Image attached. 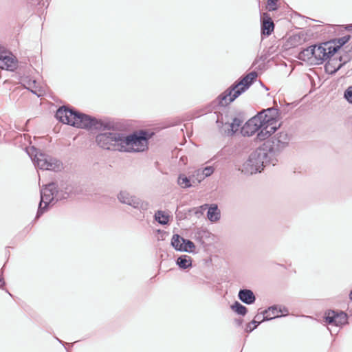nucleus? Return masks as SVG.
Returning <instances> with one entry per match:
<instances>
[{
  "label": "nucleus",
  "instance_id": "nucleus-9",
  "mask_svg": "<svg viewBox=\"0 0 352 352\" xmlns=\"http://www.w3.org/2000/svg\"><path fill=\"white\" fill-rule=\"evenodd\" d=\"M35 166L42 170H49L54 172L61 170L63 168L62 162L45 153L35 151L34 157L28 153Z\"/></svg>",
  "mask_w": 352,
  "mask_h": 352
},
{
  "label": "nucleus",
  "instance_id": "nucleus-32",
  "mask_svg": "<svg viewBox=\"0 0 352 352\" xmlns=\"http://www.w3.org/2000/svg\"><path fill=\"white\" fill-rule=\"evenodd\" d=\"M263 322L261 320L258 321L255 319H253L250 323L247 324L244 331L247 333H252L254 329H256Z\"/></svg>",
  "mask_w": 352,
  "mask_h": 352
},
{
  "label": "nucleus",
  "instance_id": "nucleus-18",
  "mask_svg": "<svg viewBox=\"0 0 352 352\" xmlns=\"http://www.w3.org/2000/svg\"><path fill=\"white\" fill-rule=\"evenodd\" d=\"M261 14V34L263 38L270 36L274 32V23L267 12Z\"/></svg>",
  "mask_w": 352,
  "mask_h": 352
},
{
  "label": "nucleus",
  "instance_id": "nucleus-63",
  "mask_svg": "<svg viewBox=\"0 0 352 352\" xmlns=\"http://www.w3.org/2000/svg\"><path fill=\"white\" fill-rule=\"evenodd\" d=\"M3 46L0 45V52L2 50Z\"/></svg>",
  "mask_w": 352,
  "mask_h": 352
},
{
  "label": "nucleus",
  "instance_id": "nucleus-34",
  "mask_svg": "<svg viewBox=\"0 0 352 352\" xmlns=\"http://www.w3.org/2000/svg\"><path fill=\"white\" fill-rule=\"evenodd\" d=\"M261 314H262V316H263V318H262V320H261L262 322L270 321V320H272L275 319V318H280V317H284V314H282V315H275V316H271L272 313L270 312V311H267V308L265 309L262 312H261Z\"/></svg>",
  "mask_w": 352,
  "mask_h": 352
},
{
  "label": "nucleus",
  "instance_id": "nucleus-40",
  "mask_svg": "<svg viewBox=\"0 0 352 352\" xmlns=\"http://www.w3.org/2000/svg\"><path fill=\"white\" fill-rule=\"evenodd\" d=\"M270 55H271V53L270 52L269 50L266 52H263L259 57V60H261L262 62H265Z\"/></svg>",
  "mask_w": 352,
  "mask_h": 352
},
{
  "label": "nucleus",
  "instance_id": "nucleus-21",
  "mask_svg": "<svg viewBox=\"0 0 352 352\" xmlns=\"http://www.w3.org/2000/svg\"><path fill=\"white\" fill-rule=\"evenodd\" d=\"M232 311L238 316H245L248 313V309L240 302L235 300L231 305Z\"/></svg>",
  "mask_w": 352,
  "mask_h": 352
},
{
  "label": "nucleus",
  "instance_id": "nucleus-50",
  "mask_svg": "<svg viewBox=\"0 0 352 352\" xmlns=\"http://www.w3.org/2000/svg\"><path fill=\"white\" fill-rule=\"evenodd\" d=\"M349 298L350 300L352 301V288H351V290L350 291L349 294Z\"/></svg>",
  "mask_w": 352,
  "mask_h": 352
},
{
  "label": "nucleus",
  "instance_id": "nucleus-41",
  "mask_svg": "<svg viewBox=\"0 0 352 352\" xmlns=\"http://www.w3.org/2000/svg\"><path fill=\"white\" fill-rule=\"evenodd\" d=\"M345 56L346 57V59H345L344 61H346V63L349 62L352 59V47L351 50L346 52Z\"/></svg>",
  "mask_w": 352,
  "mask_h": 352
},
{
  "label": "nucleus",
  "instance_id": "nucleus-44",
  "mask_svg": "<svg viewBox=\"0 0 352 352\" xmlns=\"http://www.w3.org/2000/svg\"><path fill=\"white\" fill-rule=\"evenodd\" d=\"M219 105H220V96H217L214 100V108H216L214 114L217 113V109Z\"/></svg>",
  "mask_w": 352,
  "mask_h": 352
},
{
  "label": "nucleus",
  "instance_id": "nucleus-48",
  "mask_svg": "<svg viewBox=\"0 0 352 352\" xmlns=\"http://www.w3.org/2000/svg\"><path fill=\"white\" fill-rule=\"evenodd\" d=\"M257 69L258 70H265V65L263 63V64H261L258 66Z\"/></svg>",
  "mask_w": 352,
  "mask_h": 352
},
{
  "label": "nucleus",
  "instance_id": "nucleus-59",
  "mask_svg": "<svg viewBox=\"0 0 352 352\" xmlns=\"http://www.w3.org/2000/svg\"><path fill=\"white\" fill-rule=\"evenodd\" d=\"M257 63H258V60H256H256L253 62V63H252V67H253V66H254L256 64H257Z\"/></svg>",
  "mask_w": 352,
  "mask_h": 352
},
{
  "label": "nucleus",
  "instance_id": "nucleus-31",
  "mask_svg": "<svg viewBox=\"0 0 352 352\" xmlns=\"http://www.w3.org/2000/svg\"><path fill=\"white\" fill-rule=\"evenodd\" d=\"M191 177L194 185L200 183L206 178L204 173H202L201 168L196 170Z\"/></svg>",
  "mask_w": 352,
  "mask_h": 352
},
{
  "label": "nucleus",
  "instance_id": "nucleus-24",
  "mask_svg": "<svg viewBox=\"0 0 352 352\" xmlns=\"http://www.w3.org/2000/svg\"><path fill=\"white\" fill-rule=\"evenodd\" d=\"M177 184L182 188H186L194 186L192 182V177H188L183 174H180L177 179Z\"/></svg>",
  "mask_w": 352,
  "mask_h": 352
},
{
  "label": "nucleus",
  "instance_id": "nucleus-29",
  "mask_svg": "<svg viewBox=\"0 0 352 352\" xmlns=\"http://www.w3.org/2000/svg\"><path fill=\"white\" fill-rule=\"evenodd\" d=\"M155 221L161 225H166L168 223V216L162 210H157L154 215Z\"/></svg>",
  "mask_w": 352,
  "mask_h": 352
},
{
  "label": "nucleus",
  "instance_id": "nucleus-43",
  "mask_svg": "<svg viewBox=\"0 0 352 352\" xmlns=\"http://www.w3.org/2000/svg\"><path fill=\"white\" fill-rule=\"evenodd\" d=\"M234 323L236 327H241L243 323V319L239 318L234 320Z\"/></svg>",
  "mask_w": 352,
  "mask_h": 352
},
{
  "label": "nucleus",
  "instance_id": "nucleus-51",
  "mask_svg": "<svg viewBox=\"0 0 352 352\" xmlns=\"http://www.w3.org/2000/svg\"><path fill=\"white\" fill-rule=\"evenodd\" d=\"M294 13L295 15H296V16H298L299 17L305 18L304 16L301 15L300 14H299V13H298L296 12H294Z\"/></svg>",
  "mask_w": 352,
  "mask_h": 352
},
{
  "label": "nucleus",
  "instance_id": "nucleus-10",
  "mask_svg": "<svg viewBox=\"0 0 352 352\" xmlns=\"http://www.w3.org/2000/svg\"><path fill=\"white\" fill-rule=\"evenodd\" d=\"M322 320L326 325L342 328L349 324V315L340 309H326L322 316Z\"/></svg>",
  "mask_w": 352,
  "mask_h": 352
},
{
  "label": "nucleus",
  "instance_id": "nucleus-37",
  "mask_svg": "<svg viewBox=\"0 0 352 352\" xmlns=\"http://www.w3.org/2000/svg\"><path fill=\"white\" fill-rule=\"evenodd\" d=\"M209 207V205L208 204H204L199 207H197V208H194V210H195V214L199 217V215L201 214H203L204 212L208 210Z\"/></svg>",
  "mask_w": 352,
  "mask_h": 352
},
{
  "label": "nucleus",
  "instance_id": "nucleus-56",
  "mask_svg": "<svg viewBox=\"0 0 352 352\" xmlns=\"http://www.w3.org/2000/svg\"><path fill=\"white\" fill-rule=\"evenodd\" d=\"M261 84L262 87H263V88H264L265 89H266V90H269V89H268L265 85H264L261 82Z\"/></svg>",
  "mask_w": 352,
  "mask_h": 352
},
{
  "label": "nucleus",
  "instance_id": "nucleus-17",
  "mask_svg": "<svg viewBox=\"0 0 352 352\" xmlns=\"http://www.w3.org/2000/svg\"><path fill=\"white\" fill-rule=\"evenodd\" d=\"M17 67V60L4 47L0 52V68L14 71Z\"/></svg>",
  "mask_w": 352,
  "mask_h": 352
},
{
  "label": "nucleus",
  "instance_id": "nucleus-47",
  "mask_svg": "<svg viewBox=\"0 0 352 352\" xmlns=\"http://www.w3.org/2000/svg\"><path fill=\"white\" fill-rule=\"evenodd\" d=\"M344 28L345 30L352 32V23L344 25Z\"/></svg>",
  "mask_w": 352,
  "mask_h": 352
},
{
  "label": "nucleus",
  "instance_id": "nucleus-62",
  "mask_svg": "<svg viewBox=\"0 0 352 352\" xmlns=\"http://www.w3.org/2000/svg\"><path fill=\"white\" fill-rule=\"evenodd\" d=\"M328 330L330 331L331 335L333 336V333L331 332V331L329 329H328Z\"/></svg>",
  "mask_w": 352,
  "mask_h": 352
},
{
  "label": "nucleus",
  "instance_id": "nucleus-61",
  "mask_svg": "<svg viewBox=\"0 0 352 352\" xmlns=\"http://www.w3.org/2000/svg\"><path fill=\"white\" fill-rule=\"evenodd\" d=\"M349 313H350L351 316H352V308L349 310Z\"/></svg>",
  "mask_w": 352,
  "mask_h": 352
},
{
  "label": "nucleus",
  "instance_id": "nucleus-46",
  "mask_svg": "<svg viewBox=\"0 0 352 352\" xmlns=\"http://www.w3.org/2000/svg\"><path fill=\"white\" fill-rule=\"evenodd\" d=\"M2 272H0V276H2ZM6 285V282L3 278H0V288H3Z\"/></svg>",
  "mask_w": 352,
  "mask_h": 352
},
{
  "label": "nucleus",
  "instance_id": "nucleus-15",
  "mask_svg": "<svg viewBox=\"0 0 352 352\" xmlns=\"http://www.w3.org/2000/svg\"><path fill=\"white\" fill-rule=\"evenodd\" d=\"M118 199L121 203L131 206L140 211L147 210L149 207V204L147 201H142L135 196L131 195L126 191H121L118 195Z\"/></svg>",
  "mask_w": 352,
  "mask_h": 352
},
{
  "label": "nucleus",
  "instance_id": "nucleus-3",
  "mask_svg": "<svg viewBox=\"0 0 352 352\" xmlns=\"http://www.w3.org/2000/svg\"><path fill=\"white\" fill-rule=\"evenodd\" d=\"M258 73L254 70L242 75L221 93V107L226 108L248 91L256 81Z\"/></svg>",
  "mask_w": 352,
  "mask_h": 352
},
{
  "label": "nucleus",
  "instance_id": "nucleus-30",
  "mask_svg": "<svg viewBox=\"0 0 352 352\" xmlns=\"http://www.w3.org/2000/svg\"><path fill=\"white\" fill-rule=\"evenodd\" d=\"M182 240L183 237L179 234H175L173 235L170 243L175 250L181 252Z\"/></svg>",
  "mask_w": 352,
  "mask_h": 352
},
{
  "label": "nucleus",
  "instance_id": "nucleus-45",
  "mask_svg": "<svg viewBox=\"0 0 352 352\" xmlns=\"http://www.w3.org/2000/svg\"><path fill=\"white\" fill-rule=\"evenodd\" d=\"M276 130H277L276 126H271L270 131L267 130V132L270 133V136L265 141H266L267 139H269L270 137H272V135L274 134Z\"/></svg>",
  "mask_w": 352,
  "mask_h": 352
},
{
  "label": "nucleus",
  "instance_id": "nucleus-27",
  "mask_svg": "<svg viewBox=\"0 0 352 352\" xmlns=\"http://www.w3.org/2000/svg\"><path fill=\"white\" fill-rule=\"evenodd\" d=\"M195 250V243L189 239L183 238L181 252H193Z\"/></svg>",
  "mask_w": 352,
  "mask_h": 352
},
{
  "label": "nucleus",
  "instance_id": "nucleus-14",
  "mask_svg": "<svg viewBox=\"0 0 352 352\" xmlns=\"http://www.w3.org/2000/svg\"><path fill=\"white\" fill-rule=\"evenodd\" d=\"M351 39V36L347 34L340 38H335L322 42L324 47H325L328 59L332 58L345 44L349 43Z\"/></svg>",
  "mask_w": 352,
  "mask_h": 352
},
{
  "label": "nucleus",
  "instance_id": "nucleus-39",
  "mask_svg": "<svg viewBox=\"0 0 352 352\" xmlns=\"http://www.w3.org/2000/svg\"><path fill=\"white\" fill-rule=\"evenodd\" d=\"M205 177L210 176L214 172V168L211 166H208L201 169Z\"/></svg>",
  "mask_w": 352,
  "mask_h": 352
},
{
  "label": "nucleus",
  "instance_id": "nucleus-53",
  "mask_svg": "<svg viewBox=\"0 0 352 352\" xmlns=\"http://www.w3.org/2000/svg\"><path fill=\"white\" fill-rule=\"evenodd\" d=\"M338 60H339L340 63H342L344 60H343L342 56H340L339 58L338 59Z\"/></svg>",
  "mask_w": 352,
  "mask_h": 352
},
{
  "label": "nucleus",
  "instance_id": "nucleus-4",
  "mask_svg": "<svg viewBox=\"0 0 352 352\" xmlns=\"http://www.w3.org/2000/svg\"><path fill=\"white\" fill-rule=\"evenodd\" d=\"M72 193V188L69 186L59 188L54 182H50L45 186L41 190V201L38 204L36 219L40 218L47 210L50 205H53L56 202L65 199Z\"/></svg>",
  "mask_w": 352,
  "mask_h": 352
},
{
  "label": "nucleus",
  "instance_id": "nucleus-35",
  "mask_svg": "<svg viewBox=\"0 0 352 352\" xmlns=\"http://www.w3.org/2000/svg\"><path fill=\"white\" fill-rule=\"evenodd\" d=\"M266 8L269 12L276 11L279 8V5L277 0H267Z\"/></svg>",
  "mask_w": 352,
  "mask_h": 352
},
{
  "label": "nucleus",
  "instance_id": "nucleus-2",
  "mask_svg": "<svg viewBox=\"0 0 352 352\" xmlns=\"http://www.w3.org/2000/svg\"><path fill=\"white\" fill-rule=\"evenodd\" d=\"M277 162L276 157L271 155L263 143L250 154L248 160L243 164L241 170L244 175H252L261 173L267 165H276Z\"/></svg>",
  "mask_w": 352,
  "mask_h": 352
},
{
  "label": "nucleus",
  "instance_id": "nucleus-57",
  "mask_svg": "<svg viewBox=\"0 0 352 352\" xmlns=\"http://www.w3.org/2000/svg\"><path fill=\"white\" fill-rule=\"evenodd\" d=\"M261 84L262 87H263V88H264L265 89H266V90H269V89H268L265 85H264L261 82Z\"/></svg>",
  "mask_w": 352,
  "mask_h": 352
},
{
  "label": "nucleus",
  "instance_id": "nucleus-54",
  "mask_svg": "<svg viewBox=\"0 0 352 352\" xmlns=\"http://www.w3.org/2000/svg\"><path fill=\"white\" fill-rule=\"evenodd\" d=\"M261 84L262 87H263V88H264L265 89H266V90H269V89H268L265 85H264L261 82Z\"/></svg>",
  "mask_w": 352,
  "mask_h": 352
},
{
  "label": "nucleus",
  "instance_id": "nucleus-1",
  "mask_svg": "<svg viewBox=\"0 0 352 352\" xmlns=\"http://www.w3.org/2000/svg\"><path fill=\"white\" fill-rule=\"evenodd\" d=\"M96 137V142L100 148L121 152L122 133L118 130V124L111 120H105Z\"/></svg>",
  "mask_w": 352,
  "mask_h": 352
},
{
  "label": "nucleus",
  "instance_id": "nucleus-13",
  "mask_svg": "<svg viewBox=\"0 0 352 352\" xmlns=\"http://www.w3.org/2000/svg\"><path fill=\"white\" fill-rule=\"evenodd\" d=\"M221 116H223L222 113ZM245 120V112L243 111H237L231 122H223V117H221V129L223 128L224 134L228 137L235 136L239 131L240 132Z\"/></svg>",
  "mask_w": 352,
  "mask_h": 352
},
{
  "label": "nucleus",
  "instance_id": "nucleus-7",
  "mask_svg": "<svg viewBox=\"0 0 352 352\" xmlns=\"http://www.w3.org/2000/svg\"><path fill=\"white\" fill-rule=\"evenodd\" d=\"M260 115L261 113H256L243 124L240 130V134L242 136L252 137L256 133L255 137L256 142L264 141L270 136L267 130L261 124L262 123L259 118Z\"/></svg>",
  "mask_w": 352,
  "mask_h": 352
},
{
  "label": "nucleus",
  "instance_id": "nucleus-23",
  "mask_svg": "<svg viewBox=\"0 0 352 352\" xmlns=\"http://www.w3.org/2000/svg\"><path fill=\"white\" fill-rule=\"evenodd\" d=\"M267 311H270L272 316H275V315H282L284 314V316H287L289 314L288 309L282 305H274L272 306L267 307Z\"/></svg>",
  "mask_w": 352,
  "mask_h": 352
},
{
  "label": "nucleus",
  "instance_id": "nucleus-28",
  "mask_svg": "<svg viewBox=\"0 0 352 352\" xmlns=\"http://www.w3.org/2000/svg\"><path fill=\"white\" fill-rule=\"evenodd\" d=\"M304 34L300 32L298 34H293L292 36L289 38V42L290 43V45L293 47H295L299 44H301V40L302 39L303 41H305L306 38H304Z\"/></svg>",
  "mask_w": 352,
  "mask_h": 352
},
{
  "label": "nucleus",
  "instance_id": "nucleus-25",
  "mask_svg": "<svg viewBox=\"0 0 352 352\" xmlns=\"http://www.w3.org/2000/svg\"><path fill=\"white\" fill-rule=\"evenodd\" d=\"M207 210V217L210 221H216L219 219V213L217 212L218 210V206L217 204H211Z\"/></svg>",
  "mask_w": 352,
  "mask_h": 352
},
{
  "label": "nucleus",
  "instance_id": "nucleus-5",
  "mask_svg": "<svg viewBox=\"0 0 352 352\" xmlns=\"http://www.w3.org/2000/svg\"><path fill=\"white\" fill-rule=\"evenodd\" d=\"M153 133L145 130L135 131L131 133H122L121 153H140L148 148V142Z\"/></svg>",
  "mask_w": 352,
  "mask_h": 352
},
{
  "label": "nucleus",
  "instance_id": "nucleus-6",
  "mask_svg": "<svg viewBox=\"0 0 352 352\" xmlns=\"http://www.w3.org/2000/svg\"><path fill=\"white\" fill-rule=\"evenodd\" d=\"M296 58L302 61H309L311 64L322 65L328 60L325 47L323 43H316L307 47L302 48Z\"/></svg>",
  "mask_w": 352,
  "mask_h": 352
},
{
  "label": "nucleus",
  "instance_id": "nucleus-33",
  "mask_svg": "<svg viewBox=\"0 0 352 352\" xmlns=\"http://www.w3.org/2000/svg\"><path fill=\"white\" fill-rule=\"evenodd\" d=\"M261 314H262V316H263V318H262V320H261L262 322L270 321V320H272L275 319V318H280V317H284V314H282V315H275V316H271L272 313L270 312V311H267V308L265 309L262 312H261Z\"/></svg>",
  "mask_w": 352,
  "mask_h": 352
},
{
  "label": "nucleus",
  "instance_id": "nucleus-55",
  "mask_svg": "<svg viewBox=\"0 0 352 352\" xmlns=\"http://www.w3.org/2000/svg\"><path fill=\"white\" fill-rule=\"evenodd\" d=\"M261 84L262 87H263V88H264L265 89H266V90H269V89H268L265 85H264L261 82Z\"/></svg>",
  "mask_w": 352,
  "mask_h": 352
},
{
  "label": "nucleus",
  "instance_id": "nucleus-22",
  "mask_svg": "<svg viewBox=\"0 0 352 352\" xmlns=\"http://www.w3.org/2000/svg\"><path fill=\"white\" fill-rule=\"evenodd\" d=\"M176 264L180 269L186 270L192 266V258L188 255H181L177 258Z\"/></svg>",
  "mask_w": 352,
  "mask_h": 352
},
{
  "label": "nucleus",
  "instance_id": "nucleus-11",
  "mask_svg": "<svg viewBox=\"0 0 352 352\" xmlns=\"http://www.w3.org/2000/svg\"><path fill=\"white\" fill-rule=\"evenodd\" d=\"M71 126L80 129H94L99 130L105 120H97L87 114L76 111L72 118Z\"/></svg>",
  "mask_w": 352,
  "mask_h": 352
},
{
  "label": "nucleus",
  "instance_id": "nucleus-42",
  "mask_svg": "<svg viewBox=\"0 0 352 352\" xmlns=\"http://www.w3.org/2000/svg\"><path fill=\"white\" fill-rule=\"evenodd\" d=\"M346 63H347L346 61L344 60L342 63H340L337 66L336 65L335 69H333V71H334L333 73H335V74H336L337 73V72L339 71Z\"/></svg>",
  "mask_w": 352,
  "mask_h": 352
},
{
  "label": "nucleus",
  "instance_id": "nucleus-8",
  "mask_svg": "<svg viewBox=\"0 0 352 352\" xmlns=\"http://www.w3.org/2000/svg\"><path fill=\"white\" fill-rule=\"evenodd\" d=\"M291 136L286 131H280L270 137L263 142L264 147L270 151L271 155H278L289 145Z\"/></svg>",
  "mask_w": 352,
  "mask_h": 352
},
{
  "label": "nucleus",
  "instance_id": "nucleus-26",
  "mask_svg": "<svg viewBox=\"0 0 352 352\" xmlns=\"http://www.w3.org/2000/svg\"><path fill=\"white\" fill-rule=\"evenodd\" d=\"M325 62H326V63L324 65L325 73H327L331 76L335 75V73H333L334 71H333V70L336 67V64L338 62V59L337 58L331 59V58H330V59L327 60Z\"/></svg>",
  "mask_w": 352,
  "mask_h": 352
},
{
  "label": "nucleus",
  "instance_id": "nucleus-19",
  "mask_svg": "<svg viewBox=\"0 0 352 352\" xmlns=\"http://www.w3.org/2000/svg\"><path fill=\"white\" fill-rule=\"evenodd\" d=\"M76 111L65 106L59 107L55 114L56 118L63 124L71 125Z\"/></svg>",
  "mask_w": 352,
  "mask_h": 352
},
{
  "label": "nucleus",
  "instance_id": "nucleus-60",
  "mask_svg": "<svg viewBox=\"0 0 352 352\" xmlns=\"http://www.w3.org/2000/svg\"><path fill=\"white\" fill-rule=\"evenodd\" d=\"M216 116H217V120H216V122L218 124V123H219V116H218L217 114L216 115Z\"/></svg>",
  "mask_w": 352,
  "mask_h": 352
},
{
  "label": "nucleus",
  "instance_id": "nucleus-16",
  "mask_svg": "<svg viewBox=\"0 0 352 352\" xmlns=\"http://www.w3.org/2000/svg\"><path fill=\"white\" fill-rule=\"evenodd\" d=\"M257 113H261L259 118L266 130L268 127L276 123L280 117V111L276 106V107H269L264 109Z\"/></svg>",
  "mask_w": 352,
  "mask_h": 352
},
{
  "label": "nucleus",
  "instance_id": "nucleus-58",
  "mask_svg": "<svg viewBox=\"0 0 352 352\" xmlns=\"http://www.w3.org/2000/svg\"><path fill=\"white\" fill-rule=\"evenodd\" d=\"M56 340H58L60 344H62L63 345H64V344H65V343H64L62 340H59L58 338H56Z\"/></svg>",
  "mask_w": 352,
  "mask_h": 352
},
{
  "label": "nucleus",
  "instance_id": "nucleus-12",
  "mask_svg": "<svg viewBox=\"0 0 352 352\" xmlns=\"http://www.w3.org/2000/svg\"><path fill=\"white\" fill-rule=\"evenodd\" d=\"M71 126L80 129H94L99 130L105 120H97L87 114L76 111L72 118Z\"/></svg>",
  "mask_w": 352,
  "mask_h": 352
},
{
  "label": "nucleus",
  "instance_id": "nucleus-20",
  "mask_svg": "<svg viewBox=\"0 0 352 352\" xmlns=\"http://www.w3.org/2000/svg\"><path fill=\"white\" fill-rule=\"evenodd\" d=\"M239 300L247 305H252L255 303L256 296L254 292L246 287L241 288L238 292Z\"/></svg>",
  "mask_w": 352,
  "mask_h": 352
},
{
  "label": "nucleus",
  "instance_id": "nucleus-38",
  "mask_svg": "<svg viewBox=\"0 0 352 352\" xmlns=\"http://www.w3.org/2000/svg\"><path fill=\"white\" fill-rule=\"evenodd\" d=\"M29 3L34 5H39L43 7L47 8L49 6V0H28Z\"/></svg>",
  "mask_w": 352,
  "mask_h": 352
},
{
  "label": "nucleus",
  "instance_id": "nucleus-36",
  "mask_svg": "<svg viewBox=\"0 0 352 352\" xmlns=\"http://www.w3.org/2000/svg\"><path fill=\"white\" fill-rule=\"evenodd\" d=\"M344 98L352 104V85L348 87L344 91Z\"/></svg>",
  "mask_w": 352,
  "mask_h": 352
},
{
  "label": "nucleus",
  "instance_id": "nucleus-52",
  "mask_svg": "<svg viewBox=\"0 0 352 352\" xmlns=\"http://www.w3.org/2000/svg\"><path fill=\"white\" fill-rule=\"evenodd\" d=\"M31 92L33 93L34 94H36V96H39L40 94L37 93V91L36 90H33V89H31Z\"/></svg>",
  "mask_w": 352,
  "mask_h": 352
},
{
  "label": "nucleus",
  "instance_id": "nucleus-49",
  "mask_svg": "<svg viewBox=\"0 0 352 352\" xmlns=\"http://www.w3.org/2000/svg\"><path fill=\"white\" fill-rule=\"evenodd\" d=\"M261 313L257 314L255 316L254 319H255V320H256V319H258V320H259V319L261 318Z\"/></svg>",
  "mask_w": 352,
  "mask_h": 352
}]
</instances>
